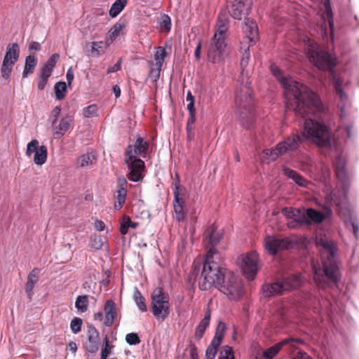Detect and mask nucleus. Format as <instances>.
<instances>
[{"label": "nucleus", "mask_w": 359, "mask_h": 359, "mask_svg": "<svg viewBox=\"0 0 359 359\" xmlns=\"http://www.w3.org/2000/svg\"><path fill=\"white\" fill-rule=\"evenodd\" d=\"M167 56L165 48L162 46H158L154 53L155 66L162 67L164 60Z\"/></svg>", "instance_id": "37"}, {"label": "nucleus", "mask_w": 359, "mask_h": 359, "mask_svg": "<svg viewBox=\"0 0 359 359\" xmlns=\"http://www.w3.org/2000/svg\"><path fill=\"white\" fill-rule=\"evenodd\" d=\"M83 321L81 318L74 317L70 323V328L74 334H77L81 330Z\"/></svg>", "instance_id": "50"}, {"label": "nucleus", "mask_w": 359, "mask_h": 359, "mask_svg": "<svg viewBox=\"0 0 359 359\" xmlns=\"http://www.w3.org/2000/svg\"><path fill=\"white\" fill-rule=\"evenodd\" d=\"M39 269L38 268L33 269L27 276V280L25 285V290L29 299L33 296V290L36 283L39 281Z\"/></svg>", "instance_id": "25"}, {"label": "nucleus", "mask_w": 359, "mask_h": 359, "mask_svg": "<svg viewBox=\"0 0 359 359\" xmlns=\"http://www.w3.org/2000/svg\"><path fill=\"white\" fill-rule=\"evenodd\" d=\"M25 154L28 157L34 154V163L37 165H42L46 162L48 149L44 145L39 146V141L34 139L27 144Z\"/></svg>", "instance_id": "8"}, {"label": "nucleus", "mask_w": 359, "mask_h": 359, "mask_svg": "<svg viewBox=\"0 0 359 359\" xmlns=\"http://www.w3.org/2000/svg\"><path fill=\"white\" fill-rule=\"evenodd\" d=\"M218 359H235L232 347L228 345L222 346Z\"/></svg>", "instance_id": "44"}, {"label": "nucleus", "mask_w": 359, "mask_h": 359, "mask_svg": "<svg viewBox=\"0 0 359 359\" xmlns=\"http://www.w3.org/2000/svg\"><path fill=\"white\" fill-rule=\"evenodd\" d=\"M124 161L130 170L128 179L133 182L140 181L143 178L142 172L145 169L144 162L140 158L129 161L127 158H124Z\"/></svg>", "instance_id": "13"}, {"label": "nucleus", "mask_w": 359, "mask_h": 359, "mask_svg": "<svg viewBox=\"0 0 359 359\" xmlns=\"http://www.w3.org/2000/svg\"><path fill=\"white\" fill-rule=\"evenodd\" d=\"M48 82L47 78H43V76L39 77V80L38 81L37 87L39 90H42L44 89Z\"/></svg>", "instance_id": "60"}, {"label": "nucleus", "mask_w": 359, "mask_h": 359, "mask_svg": "<svg viewBox=\"0 0 359 359\" xmlns=\"http://www.w3.org/2000/svg\"><path fill=\"white\" fill-rule=\"evenodd\" d=\"M95 228L99 231H103L105 228V224L102 220H96L95 222Z\"/></svg>", "instance_id": "64"}, {"label": "nucleus", "mask_w": 359, "mask_h": 359, "mask_svg": "<svg viewBox=\"0 0 359 359\" xmlns=\"http://www.w3.org/2000/svg\"><path fill=\"white\" fill-rule=\"evenodd\" d=\"M72 123L71 117H63L57 122L52 126L53 135L55 138H59L63 136L65 133L69 129Z\"/></svg>", "instance_id": "23"}, {"label": "nucleus", "mask_w": 359, "mask_h": 359, "mask_svg": "<svg viewBox=\"0 0 359 359\" xmlns=\"http://www.w3.org/2000/svg\"><path fill=\"white\" fill-rule=\"evenodd\" d=\"M243 29L249 39V41L250 42H255L258 36V29L256 22L250 18L245 19Z\"/></svg>", "instance_id": "27"}, {"label": "nucleus", "mask_w": 359, "mask_h": 359, "mask_svg": "<svg viewBox=\"0 0 359 359\" xmlns=\"http://www.w3.org/2000/svg\"><path fill=\"white\" fill-rule=\"evenodd\" d=\"M177 180L175 182L174 200L173 203H184L187 198V189L182 187L180 184L179 176L176 175Z\"/></svg>", "instance_id": "32"}, {"label": "nucleus", "mask_w": 359, "mask_h": 359, "mask_svg": "<svg viewBox=\"0 0 359 359\" xmlns=\"http://www.w3.org/2000/svg\"><path fill=\"white\" fill-rule=\"evenodd\" d=\"M121 69V60H119L114 66L108 68L107 73L111 74L113 72H116Z\"/></svg>", "instance_id": "61"}, {"label": "nucleus", "mask_w": 359, "mask_h": 359, "mask_svg": "<svg viewBox=\"0 0 359 359\" xmlns=\"http://www.w3.org/2000/svg\"><path fill=\"white\" fill-rule=\"evenodd\" d=\"M104 348L102 349L100 359H107L111 353V351L114 346L109 344V341L107 336L104 339Z\"/></svg>", "instance_id": "48"}, {"label": "nucleus", "mask_w": 359, "mask_h": 359, "mask_svg": "<svg viewBox=\"0 0 359 359\" xmlns=\"http://www.w3.org/2000/svg\"><path fill=\"white\" fill-rule=\"evenodd\" d=\"M332 215V210L330 208H324V213L316 210L312 208H307L304 212V216L306 217L305 225L308 226L311 224H320L326 217H330Z\"/></svg>", "instance_id": "15"}, {"label": "nucleus", "mask_w": 359, "mask_h": 359, "mask_svg": "<svg viewBox=\"0 0 359 359\" xmlns=\"http://www.w3.org/2000/svg\"><path fill=\"white\" fill-rule=\"evenodd\" d=\"M250 60L249 49L245 50L241 60L242 68L241 76L238 79V86L235 93L236 116L241 125L249 129L253 123L255 118V100L252 91L250 86V82L248 76H244V68L248 65Z\"/></svg>", "instance_id": "3"}, {"label": "nucleus", "mask_w": 359, "mask_h": 359, "mask_svg": "<svg viewBox=\"0 0 359 359\" xmlns=\"http://www.w3.org/2000/svg\"><path fill=\"white\" fill-rule=\"evenodd\" d=\"M14 65L15 64L13 63H10L9 62L3 60V63L1 67V74L2 78L4 79H8L10 78Z\"/></svg>", "instance_id": "45"}, {"label": "nucleus", "mask_w": 359, "mask_h": 359, "mask_svg": "<svg viewBox=\"0 0 359 359\" xmlns=\"http://www.w3.org/2000/svg\"><path fill=\"white\" fill-rule=\"evenodd\" d=\"M252 1L228 0L227 8L229 14L237 20H241L248 14Z\"/></svg>", "instance_id": "11"}, {"label": "nucleus", "mask_w": 359, "mask_h": 359, "mask_svg": "<svg viewBox=\"0 0 359 359\" xmlns=\"http://www.w3.org/2000/svg\"><path fill=\"white\" fill-rule=\"evenodd\" d=\"M108 44L103 41H93L90 43V53L93 56H100L103 55Z\"/></svg>", "instance_id": "35"}, {"label": "nucleus", "mask_w": 359, "mask_h": 359, "mask_svg": "<svg viewBox=\"0 0 359 359\" xmlns=\"http://www.w3.org/2000/svg\"><path fill=\"white\" fill-rule=\"evenodd\" d=\"M229 27V20L223 15H219L216 24V31L212 36L215 39L225 41L226 32Z\"/></svg>", "instance_id": "26"}, {"label": "nucleus", "mask_w": 359, "mask_h": 359, "mask_svg": "<svg viewBox=\"0 0 359 359\" xmlns=\"http://www.w3.org/2000/svg\"><path fill=\"white\" fill-rule=\"evenodd\" d=\"M292 247V242L288 238H278L275 236H266L264 238L265 250L271 255H276L278 251Z\"/></svg>", "instance_id": "9"}, {"label": "nucleus", "mask_w": 359, "mask_h": 359, "mask_svg": "<svg viewBox=\"0 0 359 359\" xmlns=\"http://www.w3.org/2000/svg\"><path fill=\"white\" fill-rule=\"evenodd\" d=\"M281 349L285 351L289 357H292L300 348L299 345H304V341L301 338L286 337L280 341Z\"/></svg>", "instance_id": "18"}, {"label": "nucleus", "mask_w": 359, "mask_h": 359, "mask_svg": "<svg viewBox=\"0 0 359 359\" xmlns=\"http://www.w3.org/2000/svg\"><path fill=\"white\" fill-rule=\"evenodd\" d=\"M280 282L285 291H288L299 287L302 284V280L299 274H292L285 278Z\"/></svg>", "instance_id": "28"}, {"label": "nucleus", "mask_w": 359, "mask_h": 359, "mask_svg": "<svg viewBox=\"0 0 359 359\" xmlns=\"http://www.w3.org/2000/svg\"><path fill=\"white\" fill-rule=\"evenodd\" d=\"M20 55V48L17 43H10L6 47L4 61L15 64Z\"/></svg>", "instance_id": "29"}, {"label": "nucleus", "mask_w": 359, "mask_h": 359, "mask_svg": "<svg viewBox=\"0 0 359 359\" xmlns=\"http://www.w3.org/2000/svg\"><path fill=\"white\" fill-rule=\"evenodd\" d=\"M170 18L168 15H165L163 17L162 22L161 23V27L166 32L170 31Z\"/></svg>", "instance_id": "57"}, {"label": "nucleus", "mask_w": 359, "mask_h": 359, "mask_svg": "<svg viewBox=\"0 0 359 359\" xmlns=\"http://www.w3.org/2000/svg\"><path fill=\"white\" fill-rule=\"evenodd\" d=\"M104 311L105 314L104 325L107 327H111L117 316V309L115 302L111 299L106 301Z\"/></svg>", "instance_id": "22"}, {"label": "nucleus", "mask_w": 359, "mask_h": 359, "mask_svg": "<svg viewBox=\"0 0 359 359\" xmlns=\"http://www.w3.org/2000/svg\"><path fill=\"white\" fill-rule=\"evenodd\" d=\"M149 149V142L144 141L142 137L138 136L133 144L127 146L124 156L129 161L137 158V156H144Z\"/></svg>", "instance_id": "12"}, {"label": "nucleus", "mask_w": 359, "mask_h": 359, "mask_svg": "<svg viewBox=\"0 0 359 359\" xmlns=\"http://www.w3.org/2000/svg\"><path fill=\"white\" fill-rule=\"evenodd\" d=\"M126 341L130 345H136L140 343V339L136 333H129L126 336Z\"/></svg>", "instance_id": "52"}, {"label": "nucleus", "mask_w": 359, "mask_h": 359, "mask_svg": "<svg viewBox=\"0 0 359 359\" xmlns=\"http://www.w3.org/2000/svg\"><path fill=\"white\" fill-rule=\"evenodd\" d=\"M41 48V44L37 41H32L29 45V49L30 50L39 51Z\"/></svg>", "instance_id": "62"}, {"label": "nucleus", "mask_w": 359, "mask_h": 359, "mask_svg": "<svg viewBox=\"0 0 359 359\" xmlns=\"http://www.w3.org/2000/svg\"><path fill=\"white\" fill-rule=\"evenodd\" d=\"M59 54L54 53L48 58L45 65L53 70L57 62L59 60Z\"/></svg>", "instance_id": "54"}, {"label": "nucleus", "mask_w": 359, "mask_h": 359, "mask_svg": "<svg viewBox=\"0 0 359 359\" xmlns=\"http://www.w3.org/2000/svg\"><path fill=\"white\" fill-rule=\"evenodd\" d=\"M306 55L309 61L320 70H332L337 65L335 59L327 52L318 50L313 41L310 42Z\"/></svg>", "instance_id": "5"}, {"label": "nucleus", "mask_w": 359, "mask_h": 359, "mask_svg": "<svg viewBox=\"0 0 359 359\" xmlns=\"http://www.w3.org/2000/svg\"><path fill=\"white\" fill-rule=\"evenodd\" d=\"M55 97L57 100H62L65 96L67 90V85L65 82L59 81L55 84L54 86Z\"/></svg>", "instance_id": "42"}, {"label": "nucleus", "mask_w": 359, "mask_h": 359, "mask_svg": "<svg viewBox=\"0 0 359 359\" xmlns=\"http://www.w3.org/2000/svg\"><path fill=\"white\" fill-rule=\"evenodd\" d=\"M198 271H199V268L197 267V266L195 264H194L192 265L191 271H190V273L188 276L187 280H188L189 283H190V284L195 283Z\"/></svg>", "instance_id": "53"}, {"label": "nucleus", "mask_w": 359, "mask_h": 359, "mask_svg": "<svg viewBox=\"0 0 359 359\" xmlns=\"http://www.w3.org/2000/svg\"><path fill=\"white\" fill-rule=\"evenodd\" d=\"M151 308L154 316L164 320L170 313L169 295L162 287H156L151 294Z\"/></svg>", "instance_id": "6"}, {"label": "nucleus", "mask_w": 359, "mask_h": 359, "mask_svg": "<svg viewBox=\"0 0 359 359\" xmlns=\"http://www.w3.org/2000/svg\"><path fill=\"white\" fill-rule=\"evenodd\" d=\"M88 295H80L76 299L75 307L79 311L84 313L88 310Z\"/></svg>", "instance_id": "40"}, {"label": "nucleus", "mask_w": 359, "mask_h": 359, "mask_svg": "<svg viewBox=\"0 0 359 359\" xmlns=\"http://www.w3.org/2000/svg\"><path fill=\"white\" fill-rule=\"evenodd\" d=\"M242 271L245 278L253 280L259 270V255L255 251L248 252L242 258Z\"/></svg>", "instance_id": "7"}, {"label": "nucleus", "mask_w": 359, "mask_h": 359, "mask_svg": "<svg viewBox=\"0 0 359 359\" xmlns=\"http://www.w3.org/2000/svg\"><path fill=\"white\" fill-rule=\"evenodd\" d=\"M284 292L285 290L280 281L266 283L262 286V292L265 297L281 295Z\"/></svg>", "instance_id": "24"}, {"label": "nucleus", "mask_w": 359, "mask_h": 359, "mask_svg": "<svg viewBox=\"0 0 359 359\" xmlns=\"http://www.w3.org/2000/svg\"><path fill=\"white\" fill-rule=\"evenodd\" d=\"M127 0H116L109 9V15L116 18L126 6Z\"/></svg>", "instance_id": "36"}, {"label": "nucleus", "mask_w": 359, "mask_h": 359, "mask_svg": "<svg viewBox=\"0 0 359 359\" xmlns=\"http://www.w3.org/2000/svg\"><path fill=\"white\" fill-rule=\"evenodd\" d=\"M137 225L138 224L137 222H132L128 216H124L121 224L120 232L122 235H126L128 231L129 227L136 229Z\"/></svg>", "instance_id": "39"}, {"label": "nucleus", "mask_w": 359, "mask_h": 359, "mask_svg": "<svg viewBox=\"0 0 359 359\" xmlns=\"http://www.w3.org/2000/svg\"><path fill=\"white\" fill-rule=\"evenodd\" d=\"M224 40L215 39L212 38L207 49L208 61L212 63H218L224 58V53L226 47Z\"/></svg>", "instance_id": "10"}, {"label": "nucleus", "mask_w": 359, "mask_h": 359, "mask_svg": "<svg viewBox=\"0 0 359 359\" xmlns=\"http://www.w3.org/2000/svg\"><path fill=\"white\" fill-rule=\"evenodd\" d=\"M198 286L201 290L217 287L231 300H238L243 295L241 280L232 271L222 267L213 260L212 250L206 255L198 278Z\"/></svg>", "instance_id": "2"}, {"label": "nucleus", "mask_w": 359, "mask_h": 359, "mask_svg": "<svg viewBox=\"0 0 359 359\" xmlns=\"http://www.w3.org/2000/svg\"><path fill=\"white\" fill-rule=\"evenodd\" d=\"M194 127H187V139L191 141L194 138Z\"/></svg>", "instance_id": "63"}, {"label": "nucleus", "mask_w": 359, "mask_h": 359, "mask_svg": "<svg viewBox=\"0 0 359 359\" xmlns=\"http://www.w3.org/2000/svg\"><path fill=\"white\" fill-rule=\"evenodd\" d=\"M184 203H173L175 219L179 222H183L186 218L187 213L184 210Z\"/></svg>", "instance_id": "41"}, {"label": "nucleus", "mask_w": 359, "mask_h": 359, "mask_svg": "<svg viewBox=\"0 0 359 359\" xmlns=\"http://www.w3.org/2000/svg\"><path fill=\"white\" fill-rule=\"evenodd\" d=\"M97 107L95 104H90L83 109V115L85 117H92L97 115Z\"/></svg>", "instance_id": "51"}, {"label": "nucleus", "mask_w": 359, "mask_h": 359, "mask_svg": "<svg viewBox=\"0 0 359 359\" xmlns=\"http://www.w3.org/2000/svg\"><path fill=\"white\" fill-rule=\"evenodd\" d=\"M283 173L287 177L292 179L297 184L302 187H306L309 182L297 172L289 168L284 167Z\"/></svg>", "instance_id": "30"}, {"label": "nucleus", "mask_w": 359, "mask_h": 359, "mask_svg": "<svg viewBox=\"0 0 359 359\" xmlns=\"http://www.w3.org/2000/svg\"><path fill=\"white\" fill-rule=\"evenodd\" d=\"M127 181L126 179H119L117 184V190L114 194V209L119 210L126 202L127 196Z\"/></svg>", "instance_id": "20"}, {"label": "nucleus", "mask_w": 359, "mask_h": 359, "mask_svg": "<svg viewBox=\"0 0 359 359\" xmlns=\"http://www.w3.org/2000/svg\"><path fill=\"white\" fill-rule=\"evenodd\" d=\"M270 69L284 88L286 108L294 109L296 116L305 118V121L302 134L293 133L279 142L273 149L264 150V156L269 161H274L280 156L298 149L306 140H310L319 147L330 148L332 140L330 130L323 123L309 116V114L323 110L317 95L306 86L291 77L283 76L282 72L276 65H271Z\"/></svg>", "instance_id": "1"}, {"label": "nucleus", "mask_w": 359, "mask_h": 359, "mask_svg": "<svg viewBox=\"0 0 359 359\" xmlns=\"http://www.w3.org/2000/svg\"><path fill=\"white\" fill-rule=\"evenodd\" d=\"M219 326L220 325H218L215 334L206 349L205 359H215L217 350L222 342L224 333L222 330H219Z\"/></svg>", "instance_id": "21"}, {"label": "nucleus", "mask_w": 359, "mask_h": 359, "mask_svg": "<svg viewBox=\"0 0 359 359\" xmlns=\"http://www.w3.org/2000/svg\"><path fill=\"white\" fill-rule=\"evenodd\" d=\"M96 162V156L93 153H87L83 154L77 159L76 164L79 168H84L95 165Z\"/></svg>", "instance_id": "34"}, {"label": "nucleus", "mask_w": 359, "mask_h": 359, "mask_svg": "<svg viewBox=\"0 0 359 359\" xmlns=\"http://www.w3.org/2000/svg\"><path fill=\"white\" fill-rule=\"evenodd\" d=\"M331 200L337 208V212L340 217L344 219L351 217V207L346 195H341L339 193H333Z\"/></svg>", "instance_id": "14"}, {"label": "nucleus", "mask_w": 359, "mask_h": 359, "mask_svg": "<svg viewBox=\"0 0 359 359\" xmlns=\"http://www.w3.org/2000/svg\"><path fill=\"white\" fill-rule=\"evenodd\" d=\"M87 337L88 339L83 347L88 353H95L100 346V334L97 330L92 325L88 326Z\"/></svg>", "instance_id": "17"}, {"label": "nucleus", "mask_w": 359, "mask_h": 359, "mask_svg": "<svg viewBox=\"0 0 359 359\" xmlns=\"http://www.w3.org/2000/svg\"><path fill=\"white\" fill-rule=\"evenodd\" d=\"M61 112V107L56 106L52 111L50 118L52 120V126L57 123V118Z\"/></svg>", "instance_id": "56"}, {"label": "nucleus", "mask_w": 359, "mask_h": 359, "mask_svg": "<svg viewBox=\"0 0 359 359\" xmlns=\"http://www.w3.org/2000/svg\"><path fill=\"white\" fill-rule=\"evenodd\" d=\"M53 72L52 69H50L48 66L44 65L41 69V76L48 79Z\"/></svg>", "instance_id": "58"}, {"label": "nucleus", "mask_w": 359, "mask_h": 359, "mask_svg": "<svg viewBox=\"0 0 359 359\" xmlns=\"http://www.w3.org/2000/svg\"><path fill=\"white\" fill-rule=\"evenodd\" d=\"M321 259V266H313V280L318 287L326 288L337 285L339 280V271L335 259L336 247L325 238L316 240Z\"/></svg>", "instance_id": "4"}, {"label": "nucleus", "mask_w": 359, "mask_h": 359, "mask_svg": "<svg viewBox=\"0 0 359 359\" xmlns=\"http://www.w3.org/2000/svg\"><path fill=\"white\" fill-rule=\"evenodd\" d=\"M38 60L34 54H30L26 57L25 68L22 72L23 78L27 77L28 74H32L37 65Z\"/></svg>", "instance_id": "33"}, {"label": "nucleus", "mask_w": 359, "mask_h": 359, "mask_svg": "<svg viewBox=\"0 0 359 359\" xmlns=\"http://www.w3.org/2000/svg\"><path fill=\"white\" fill-rule=\"evenodd\" d=\"M196 121V113H189V117L187 118V127H194V124Z\"/></svg>", "instance_id": "59"}, {"label": "nucleus", "mask_w": 359, "mask_h": 359, "mask_svg": "<svg viewBox=\"0 0 359 359\" xmlns=\"http://www.w3.org/2000/svg\"><path fill=\"white\" fill-rule=\"evenodd\" d=\"M161 68L162 67H157L155 65L151 67L148 76L152 82L156 83L159 79Z\"/></svg>", "instance_id": "49"}, {"label": "nucleus", "mask_w": 359, "mask_h": 359, "mask_svg": "<svg viewBox=\"0 0 359 359\" xmlns=\"http://www.w3.org/2000/svg\"><path fill=\"white\" fill-rule=\"evenodd\" d=\"M123 27L124 25L123 24L117 22L110 29L108 34L109 39L111 41H113L118 36H119Z\"/></svg>", "instance_id": "46"}, {"label": "nucleus", "mask_w": 359, "mask_h": 359, "mask_svg": "<svg viewBox=\"0 0 359 359\" xmlns=\"http://www.w3.org/2000/svg\"><path fill=\"white\" fill-rule=\"evenodd\" d=\"M221 234L215 232L214 226H209L204 232L203 243L207 248V254H209L210 250H212V256L217 253V250L215 247L219 243L221 239Z\"/></svg>", "instance_id": "16"}, {"label": "nucleus", "mask_w": 359, "mask_h": 359, "mask_svg": "<svg viewBox=\"0 0 359 359\" xmlns=\"http://www.w3.org/2000/svg\"><path fill=\"white\" fill-rule=\"evenodd\" d=\"M333 86L336 90L337 94L339 96L340 99L344 100L346 99V95L342 90V81L340 78L336 76L335 75L333 76Z\"/></svg>", "instance_id": "43"}, {"label": "nucleus", "mask_w": 359, "mask_h": 359, "mask_svg": "<svg viewBox=\"0 0 359 359\" xmlns=\"http://www.w3.org/2000/svg\"><path fill=\"white\" fill-rule=\"evenodd\" d=\"M283 212L287 218L292 220L288 224L290 227L294 228L298 226L305 225V222L306 221L304 216V212L302 211L300 209L284 208Z\"/></svg>", "instance_id": "19"}, {"label": "nucleus", "mask_w": 359, "mask_h": 359, "mask_svg": "<svg viewBox=\"0 0 359 359\" xmlns=\"http://www.w3.org/2000/svg\"><path fill=\"white\" fill-rule=\"evenodd\" d=\"M281 350L280 342H278L264 350L262 355L266 359H273Z\"/></svg>", "instance_id": "38"}, {"label": "nucleus", "mask_w": 359, "mask_h": 359, "mask_svg": "<svg viewBox=\"0 0 359 359\" xmlns=\"http://www.w3.org/2000/svg\"><path fill=\"white\" fill-rule=\"evenodd\" d=\"M290 359H312V358L308 355L306 352L299 348Z\"/></svg>", "instance_id": "55"}, {"label": "nucleus", "mask_w": 359, "mask_h": 359, "mask_svg": "<svg viewBox=\"0 0 359 359\" xmlns=\"http://www.w3.org/2000/svg\"><path fill=\"white\" fill-rule=\"evenodd\" d=\"M210 317L211 311L208 308L205 311L204 318L200 321L199 324L196 328L195 338L196 339H201L203 337L205 330L210 324Z\"/></svg>", "instance_id": "31"}, {"label": "nucleus", "mask_w": 359, "mask_h": 359, "mask_svg": "<svg viewBox=\"0 0 359 359\" xmlns=\"http://www.w3.org/2000/svg\"><path fill=\"white\" fill-rule=\"evenodd\" d=\"M135 302L141 311H147V305L145 299L139 290H136L134 294Z\"/></svg>", "instance_id": "47"}]
</instances>
